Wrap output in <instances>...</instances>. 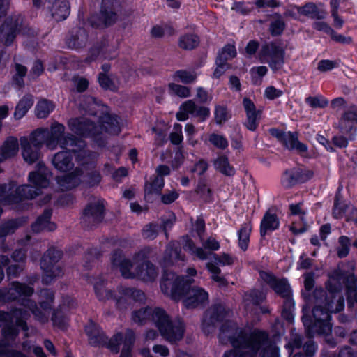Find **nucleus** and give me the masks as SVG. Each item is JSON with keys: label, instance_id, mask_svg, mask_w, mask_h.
Listing matches in <instances>:
<instances>
[{"label": "nucleus", "instance_id": "nucleus-52", "mask_svg": "<svg viewBox=\"0 0 357 357\" xmlns=\"http://www.w3.org/2000/svg\"><path fill=\"white\" fill-rule=\"evenodd\" d=\"M85 331L87 333L91 343H96V340H93V338L96 339L98 335H99V328L98 326L93 323L90 322L86 327Z\"/></svg>", "mask_w": 357, "mask_h": 357}, {"label": "nucleus", "instance_id": "nucleus-16", "mask_svg": "<svg viewBox=\"0 0 357 357\" xmlns=\"http://www.w3.org/2000/svg\"><path fill=\"white\" fill-rule=\"evenodd\" d=\"M214 262L215 264L212 262L207 263L206 268L212 274V279L214 281L218 282L220 285H225V281L223 278L219 275L220 273V269L217 266V265H231L234 264V259L229 255L225 253L220 256L215 255Z\"/></svg>", "mask_w": 357, "mask_h": 357}, {"label": "nucleus", "instance_id": "nucleus-60", "mask_svg": "<svg viewBox=\"0 0 357 357\" xmlns=\"http://www.w3.org/2000/svg\"><path fill=\"white\" fill-rule=\"evenodd\" d=\"M348 238L344 236H342L340 238V242L342 244L341 247H340L337 250V255L340 257H344L349 253V248L347 246Z\"/></svg>", "mask_w": 357, "mask_h": 357}, {"label": "nucleus", "instance_id": "nucleus-32", "mask_svg": "<svg viewBox=\"0 0 357 357\" xmlns=\"http://www.w3.org/2000/svg\"><path fill=\"white\" fill-rule=\"evenodd\" d=\"M197 76L195 70H179L173 74L172 77L175 82L188 84L195 82Z\"/></svg>", "mask_w": 357, "mask_h": 357}, {"label": "nucleus", "instance_id": "nucleus-54", "mask_svg": "<svg viewBox=\"0 0 357 357\" xmlns=\"http://www.w3.org/2000/svg\"><path fill=\"white\" fill-rule=\"evenodd\" d=\"M167 255H168V259L167 258V257H165V263L167 264L176 262L179 259H183L180 256V254L176 248L173 249L172 247H169L167 250Z\"/></svg>", "mask_w": 357, "mask_h": 357}, {"label": "nucleus", "instance_id": "nucleus-17", "mask_svg": "<svg viewBox=\"0 0 357 357\" xmlns=\"http://www.w3.org/2000/svg\"><path fill=\"white\" fill-rule=\"evenodd\" d=\"M243 105L247 116L245 126L248 130L254 131L257 128L261 111L256 109L254 102L247 98L243 99Z\"/></svg>", "mask_w": 357, "mask_h": 357}, {"label": "nucleus", "instance_id": "nucleus-39", "mask_svg": "<svg viewBox=\"0 0 357 357\" xmlns=\"http://www.w3.org/2000/svg\"><path fill=\"white\" fill-rule=\"evenodd\" d=\"M121 294L123 296H119V297L115 296V298L116 299V304H117L118 307H119L121 306L122 300L128 298L130 296H132L134 298L137 297V299L140 301H143L145 297L144 294L142 291H137V290L132 291L130 289H122L121 291Z\"/></svg>", "mask_w": 357, "mask_h": 357}, {"label": "nucleus", "instance_id": "nucleus-38", "mask_svg": "<svg viewBox=\"0 0 357 357\" xmlns=\"http://www.w3.org/2000/svg\"><path fill=\"white\" fill-rule=\"evenodd\" d=\"M54 109L52 102L47 100L38 101L36 107V114L38 118H46Z\"/></svg>", "mask_w": 357, "mask_h": 357}, {"label": "nucleus", "instance_id": "nucleus-48", "mask_svg": "<svg viewBox=\"0 0 357 357\" xmlns=\"http://www.w3.org/2000/svg\"><path fill=\"white\" fill-rule=\"evenodd\" d=\"M210 142L217 148L224 149L227 147L228 142L222 135L211 134L209 136Z\"/></svg>", "mask_w": 357, "mask_h": 357}, {"label": "nucleus", "instance_id": "nucleus-31", "mask_svg": "<svg viewBox=\"0 0 357 357\" xmlns=\"http://www.w3.org/2000/svg\"><path fill=\"white\" fill-rule=\"evenodd\" d=\"M104 207L102 203L96 202L89 205L84 210V217L93 221H100L102 219Z\"/></svg>", "mask_w": 357, "mask_h": 357}, {"label": "nucleus", "instance_id": "nucleus-25", "mask_svg": "<svg viewBox=\"0 0 357 357\" xmlns=\"http://www.w3.org/2000/svg\"><path fill=\"white\" fill-rule=\"evenodd\" d=\"M70 13V6L67 0H56L52 8V14L56 21L65 20Z\"/></svg>", "mask_w": 357, "mask_h": 357}, {"label": "nucleus", "instance_id": "nucleus-6", "mask_svg": "<svg viewBox=\"0 0 357 357\" xmlns=\"http://www.w3.org/2000/svg\"><path fill=\"white\" fill-rule=\"evenodd\" d=\"M65 126L56 121L52 123L50 126V130L46 138V146L50 150H54L57 146L66 149L77 153V160L82 166L89 165V167H93L91 154L84 150L85 144L83 141L75 142L69 135L64 136Z\"/></svg>", "mask_w": 357, "mask_h": 357}, {"label": "nucleus", "instance_id": "nucleus-1", "mask_svg": "<svg viewBox=\"0 0 357 357\" xmlns=\"http://www.w3.org/2000/svg\"><path fill=\"white\" fill-rule=\"evenodd\" d=\"M222 344L231 343L234 349L225 354L224 357H255L262 349L261 357H279L278 349L268 342L267 335L248 328H238L236 323L227 321L219 333Z\"/></svg>", "mask_w": 357, "mask_h": 357}, {"label": "nucleus", "instance_id": "nucleus-19", "mask_svg": "<svg viewBox=\"0 0 357 357\" xmlns=\"http://www.w3.org/2000/svg\"><path fill=\"white\" fill-rule=\"evenodd\" d=\"M22 157L27 163L32 164L40 157V149L34 148L26 137L20 138Z\"/></svg>", "mask_w": 357, "mask_h": 357}, {"label": "nucleus", "instance_id": "nucleus-49", "mask_svg": "<svg viewBox=\"0 0 357 357\" xmlns=\"http://www.w3.org/2000/svg\"><path fill=\"white\" fill-rule=\"evenodd\" d=\"M268 69L266 66L253 67L250 70L252 79L255 83H258L261 79L267 73Z\"/></svg>", "mask_w": 357, "mask_h": 357}, {"label": "nucleus", "instance_id": "nucleus-18", "mask_svg": "<svg viewBox=\"0 0 357 357\" xmlns=\"http://www.w3.org/2000/svg\"><path fill=\"white\" fill-rule=\"evenodd\" d=\"M261 276L267 281L274 291L284 298H289L291 294L290 287L285 279L278 280L273 276L261 273Z\"/></svg>", "mask_w": 357, "mask_h": 357}, {"label": "nucleus", "instance_id": "nucleus-44", "mask_svg": "<svg viewBox=\"0 0 357 357\" xmlns=\"http://www.w3.org/2000/svg\"><path fill=\"white\" fill-rule=\"evenodd\" d=\"M236 55V50L234 45H226L219 53L218 58H222V60L227 62V60L231 59Z\"/></svg>", "mask_w": 357, "mask_h": 357}, {"label": "nucleus", "instance_id": "nucleus-20", "mask_svg": "<svg viewBox=\"0 0 357 357\" xmlns=\"http://www.w3.org/2000/svg\"><path fill=\"white\" fill-rule=\"evenodd\" d=\"M71 151H60L54 155L52 163L54 167L60 172H67L72 169L74 164L72 161Z\"/></svg>", "mask_w": 357, "mask_h": 357}, {"label": "nucleus", "instance_id": "nucleus-33", "mask_svg": "<svg viewBox=\"0 0 357 357\" xmlns=\"http://www.w3.org/2000/svg\"><path fill=\"white\" fill-rule=\"evenodd\" d=\"M48 134V130L45 128H38L29 136V142L34 148L40 149L45 144L46 145V138Z\"/></svg>", "mask_w": 357, "mask_h": 357}, {"label": "nucleus", "instance_id": "nucleus-57", "mask_svg": "<svg viewBox=\"0 0 357 357\" xmlns=\"http://www.w3.org/2000/svg\"><path fill=\"white\" fill-rule=\"evenodd\" d=\"M282 94V91L277 89L272 86H268L264 91V96L268 100H273L280 97Z\"/></svg>", "mask_w": 357, "mask_h": 357}, {"label": "nucleus", "instance_id": "nucleus-7", "mask_svg": "<svg viewBox=\"0 0 357 357\" xmlns=\"http://www.w3.org/2000/svg\"><path fill=\"white\" fill-rule=\"evenodd\" d=\"M68 127L75 134L82 137H90L97 142L106 135H115L121 132L117 116L108 114L101 117L98 126H95L85 118H75L68 121Z\"/></svg>", "mask_w": 357, "mask_h": 357}, {"label": "nucleus", "instance_id": "nucleus-29", "mask_svg": "<svg viewBox=\"0 0 357 357\" xmlns=\"http://www.w3.org/2000/svg\"><path fill=\"white\" fill-rule=\"evenodd\" d=\"M282 142L289 149H294L300 153H306L307 147L305 144L300 142L296 134L290 132H286Z\"/></svg>", "mask_w": 357, "mask_h": 357}, {"label": "nucleus", "instance_id": "nucleus-58", "mask_svg": "<svg viewBox=\"0 0 357 357\" xmlns=\"http://www.w3.org/2000/svg\"><path fill=\"white\" fill-rule=\"evenodd\" d=\"M74 86L79 92L84 91L89 86V81L84 77H74Z\"/></svg>", "mask_w": 357, "mask_h": 357}, {"label": "nucleus", "instance_id": "nucleus-47", "mask_svg": "<svg viewBox=\"0 0 357 357\" xmlns=\"http://www.w3.org/2000/svg\"><path fill=\"white\" fill-rule=\"evenodd\" d=\"M229 68V64L222 61V58H217L216 59V68L213 74V78L219 79Z\"/></svg>", "mask_w": 357, "mask_h": 357}, {"label": "nucleus", "instance_id": "nucleus-14", "mask_svg": "<svg viewBox=\"0 0 357 357\" xmlns=\"http://www.w3.org/2000/svg\"><path fill=\"white\" fill-rule=\"evenodd\" d=\"M340 128L342 133L353 135L357 130V106L351 105L342 114L340 121Z\"/></svg>", "mask_w": 357, "mask_h": 357}, {"label": "nucleus", "instance_id": "nucleus-11", "mask_svg": "<svg viewBox=\"0 0 357 357\" xmlns=\"http://www.w3.org/2000/svg\"><path fill=\"white\" fill-rule=\"evenodd\" d=\"M32 293V287L26 286L22 284L13 283L12 284L11 287H10L8 290L6 295V298L8 300H15L17 298L22 299V305L27 307L37 317L40 319V312L33 309V307L35 306L33 302L29 299L26 298L27 296H31Z\"/></svg>", "mask_w": 357, "mask_h": 357}, {"label": "nucleus", "instance_id": "nucleus-24", "mask_svg": "<svg viewBox=\"0 0 357 357\" xmlns=\"http://www.w3.org/2000/svg\"><path fill=\"white\" fill-rule=\"evenodd\" d=\"M51 214L50 211H45L43 215L39 217L36 222L32 225V230L34 232L54 230L56 225L50 221Z\"/></svg>", "mask_w": 357, "mask_h": 357}, {"label": "nucleus", "instance_id": "nucleus-62", "mask_svg": "<svg viewBox=\"0 0 357 357\" xmlns=\"http://www.w3.org/2000/svg\"><path fill=\"white\" fill-rule=\"evenodd\" d=\"M100 85L105 89H112L114 88L112 82L105 73H100L98 77Z\"/></svg>", "mask_w": 357, "mask_h": 357}, {"label": "nucleus", "instance_id": "nucleus-8", "mask_svg": "<svg viewBox=\"0 0 357 357\" xmlns=\"http://www.w3.org/2000/svg\"><path fill=\"white\" fill-rule=\"evenodd\" d=\"M114 266H118L123 277L126 278H137L144 282L153 281L158 276L155 267L149 262L139 264L137 261L132 263L124 259L120 251H116L112 256Z\"/></svg>", "mask_w": 357, "mask_h": 357}, {"label": "nucleus", "instance_id": "nucleus-13", "mask_svg": "<svg viewBox=\"0 0 357 357\" xmlns=\"http://www.w3.org/2000/svg\"><path fill=\"white\" fill-rule=\"evenodd\" d=\"M313 175L312 171L308 169H292L287 170L282 177V185L285 188H289L298 182H305Z\"/></svg>", "mask_w": 357, "mask_h": 357}, {"label": "nucleus", "instance_id": "nucleus-61", "mask_svg": "<svg viewBox=\"0 0 357 357\" xmlns=\"http://www.w3.org/2000/svg\"><path fill=\"white\" fill-rule=\"evenodd\" d=\"M197 98L202 103L209 102L212 99L211 96L202 87H198L197 89Z\"/></svg>", "mask_w": 357, "mask_h": 357}, {"label": "nucleus", "instance_id": "nucleus-22", "mask_svg": "<svg viewBox=\"0 0 357 357\" xmlns=\"http://www.w3.org/2000/svg\"><path fill=\"white\" fill-rule=\"evenodd\" d=\"M115 0H102L101 17L105 25H110L117 20V15L114 11Z\"/></svg>", "mask_w": 357, "mask_h": 357}, {"label": "nucleus", "instance_id": "nucleus-56", "mask_svg": "<svg viewBox=\"0 0 357 357\" xmlns=\"http://www.w3.org/2000/svg\"><path fill=\"white\" fill-rule=\"evenodd\" d=\"M215 119L217 123H222L228 119V113L225 107L217 106L215 110Z\"/></svg>", "mask_w": 357, "mask_h": 357}, {"label": "nucleus", "instance_id": "nucleus-34", "mask_svg": "<svg viewBox=\"0 0 357 357\" xmlns=\"http://www.w3.org/2000/svg\"><path fill=\"white\" fill-rule=\"evenodd\" d=\"M33 100L31 96H24L16 106L14 116L17 119L22 118L32 107Z\"/></svg>", "mask_w": 357, "mask_h": 357}, {"label": "nucleus", "instance_id": "nucleus-28", "mask_svg": "<svg viewBox=\"0 0 357 357\" xmlns=\"http://www.w3.org/2000/svg\"><path fill=\"white\" fill-rule=\"evenodd\" d=\"M252 229L251 222H247L242 224L237 231L238 246L243 251L248 248Z\"/></svg>", "mask_w": 357, "mask_h": 357}, {"label": "nucleus", "instance_id": "nucleus-15", "mask_svg": "<svg viewBox=\"0 0 357 357\" xmlns=\"http://www.w3.org/2000/svg\"><path fill=\"white\" fill-rule=\"evenodd\" d=\"M333 214L335 218H345L347 221H354L357 224V209L349 204L340 202L337 197L335 199ZM354 245L357 248V240Z\"/></svg>", "mask_w": 357, "mask_h": 357}, {"label": "nucleus", "instance_id": "nucleus-4", "mask_svg": "<svg viewBox=\"0 0 357 357\" xmlns=\"http://www.w3.org/2000/svg\"><path fill=\"white\" fill-rule=\"evenodd\" d=\"M37 172L29 174V185L17 187L14 184L0 185V202L3 205L17 203L22 199H33L39 194L38 191L49 185V171L42 164H38Z\"/></svg>", "mask_w": 357, "mask_h": 357}, {"label": "nucleus", "instance_id": "nucleus-36", "mask_svg": "<svg viewBox=\"0 0 357 357\" xmlns=\"http://www.w3.org/2000/svg\"><path fill=\"white\" fill-rule=\"evenodd\" d=\"M182 244L183 246V249L185 251L191 253L192 255H195L199 259L204 260L208 258V253L204 251L201 248H195L192 241L188 237H185L183 238Z\"/></svg>", "mask_w": 357, "mask_h": 357}, {"label": "nucleus", "instance_id": "nucleus-42", "mask_svg": "<svg viewBox=\"0 0 357 357\" xmlns=\"http://www.w3.org/2000/svg\"><path fill=\"white\" fill-rule=\"evenodd\" d=\"M15 38V34L13 30L8 29L7 25L3 24L0 28V40L5 45H10Z\"/></svg>", "mask_w": 357, "mask_h": 357}, {"label": "nucleus", "instance_id": "nucleus-2", "mask_svg": "<svg viewBox=\"0 0 357 357\" xmlns=\"http://www.w3.org/2000/svg\"><path fill=\"white\" fill-rule=\"evenodd\" d=\"M334 278L330 280L327 289L328 294L325 297L324 306L327 310L324 311L321 308V298L317 301L318 305L316 306L312 312L314 318V323L311 326L310 321L305 317L303 318V324L306 328L307 333L310 336L314 332L319 334L328 335L331 333L332 325L330 322L331 316L329 312H338L343 310L344 306V301L343 297L338 292L339 289L335 288L334 290L331 288L332 283H335Z\"/></svg>", "mask_w": 357, "mask_h": 357}, {"label": "nucleus", "instance_id": "nucleus-63", "mask_svg": "<svg viewBox=\"0 0 357 357\" xmlns=\"http://www.w3.org/2000/svg\"><path fill=\"white\" fill-rule=\"evenodd\" d=\"M306 356L301 354H296L294 357H311L316 351V346L312 341H309L304 346Z\"/></svg>", "mask_w": 357, "mask_h": 357}, {"label": "nucleus", "instance_id": "nucleus-55", "mask_svg": "<svg viewBox=\"0 0 357 357\" xmlns=\"http://www.w3.org/2000/svg\"><path fill=\"white\" fill-rule=\"evenodd\" d=\"M338 66V62L328 59L321 60L317 66V69L321 72L331 70Z\"/></svg>", "mask_w": 357, "mask_h": 357}, {"label": "nucleus", "instance_id": "nucleus-51", "mask_svg": "<svg viewBox=\"0 0 357 357\" xmlns=\"http://www.w3.org/2000/svg\"><path fill=\"white\" fill-rule=\"evenodd\" d=\"M193 116L198 118L199 121H205L210 116V109L205 106L196 105V110Z\"/></svg>", "mask_w": 357, "mask_h": 357}, {"label": "nucleus", "instance_id": "nucleus-30", "mask_svg": "<svg viewBox=\"0 0 357 357\" xmlns=\"http://www.w3.org/2000/svg\"><path fill=\"white\" fill-rule=\"evenodd\" d=\"M196 110V104L192 100L183 102L179 107L176 116L177 120L184 121L189 118V115L194 116Z\"/></svg>", "mask_w": 357, "mask_h": 357}, {"label": "nucleus", "instance_id": "nucleus-9", "mask_svg": "<svg viewBox=\"0 0 357 357\" xmlns=\"http://www.w3.org/2000/svg\"><path fill=\"white\" fill-rule=\"evenodd\" d=\"M61 252L55 250H50L43 256L40 266L43 271V281L47 284L54 278L59 277L62 274V270L57 262L61 259Z\"/></svg>", "mask_w": 357, "mask_h": 357}, {"label": "nucleus", "instance_id": "nucleus-37", "mask_svg": "<svg viewBox=\"0 0 357 357\" xmlns=\"http://www.w3.org/2000/svg\"><path fill=\"white\" fill-rule=\"evenodd\" d=\"M199 43L197 35L192 33L184 34L181 36L178 40V46L183 50H192L195 48Z\"/></svg>", "mask_w": 357, "mask_h": 357}, {"label": "nucleus", "instance_id": "nucleus-21", "mask_svg": "<svg viewBox=\"0 0 357 357\" xmlns=\"http://www.w3.org/2000/svg\"><path fill=\"white\" fill-rule=\"evenodd\" d=\"M19 151V143L17 138L8 137L0 148V163L6 159L17 155Z\"/></svg>", "mask_w": 357, "mask_h": 357}, {"label": "nucleus", "instance_id": "nucleus-5", "mask_svg": "<svg viewBox=\"0 0 357 357\" xmlns=\"http://www.w3.org/2000/svg\"><path fill=\"white\" fill-rule=\"evenodd\" d=\"M151 320L159 330L161 335L170 342L182 339L184 333L183 324L180 321L172 322L166 312L160 308H146L134 312L132 320L143 323Z\"/></svg>", "mask_w": 357, "mask_h": 357}, {"label": "nucleus", "instance_id": "nucleus-12", "mask_svg": "<svg viewBox=\"0 0 357 357\" xmlns=\"http://www.w3.org/2000/svg\"><path fill=\"white\" fill-rule=\"evenodd\" d=\"M135 340L134 333L132 331H128L123 341V335L117 333L114 335L109 340L108 347L115 353L119 350V345L123 342V347L120 357H130V349Z\"/></svg>", "mask_w": 357, "mask_h": 357}, {"label": "nucleus", "instance_id": "nucleus-45", "mask_svg": "<svg viewBox=\"0 0 357 357\" xmlns=\"http://www.w3.org/2000/svg\"><path fill=\"white\" fill-rule=\"evenodd\" d=\"M19 226L20 223L17 220H11L0 226V238H3L8 234L14 232L15 229H16Z\"/></svg>", "mask_w": 357, "mask_h": 357}, {"label": "nucleus", "instance_id": "nucleus-46", "mask_svg": "<svg viewBox=\"0 0 357 357\" xmlns=\"http://www.w3.org/2000/svg\"><path fill=\"white\" fill-rule=\"evenodd\" d=\"M170 141L174 144H179L183 139L182 134V126L179 123H175L173 128V132L169 136Z\"/></svg>", "mask_w": 357, "mask_h": 357}, {"label": "nucleus", "instance_id": "nucleus-53", "mask_svg": "<svg viewBox=\"0 0 357 357\" xmlns=\"http://www.w3.org/2000/svg\"><path fill=\"white\" fill-rule=\"evenodd\" d=\"M86 102L87 105L84 106V109L87 110L90 114L96 115L102 107L91 97L87 98Z\"/></svg>", "mask_w": 357, "mask_h": 357}, {"label": "nucleus", "instance_id": "nucleus-43", "mask_svg": "<svg viewBox=\"0 0 357 357\" xmlns=\"http://www.w3.org/2000/svg\"><path fill=\"white\" fill-rule=\"evenodd\" d=\"M41 296L46 298V301H43L40 303V307L43 310V315L47 316L48 314V310L51 307V303L53 301L54 295L52 291L49 290H45L41 292Z\"/></svg>", "mask_w": 357, "mask_h": 357}, {"label": "nucleus", "instance_id": "nucleus-64", "mask_svg": "<svg viewBox=\"0 0 357 357\" xmlns=\"http://www.w3.org/2000/svg\"><path fill=\"white\" fill-rule=\"evenodd\" d=\"M202 245L211 250H218L220 248L219 242L213 237H209L206 241L202 243Z\"/></svg>", "mask_w": 357, "mask_h": 357}, {"label": "nucleus", "instance_id": "nucleus-41", "mask_svg": "<svg viewBox=\"0 0 357 357\" xmlns=\"http://www.w3.org/2000/svg\"><path fill=\"white\" fill-rule=\"evenodd\" d=\"M306 103H307L312 107H321L324 108L328 104V101L326 98L321 96H309L305 99Z\"/></svg>", "mask_w": 357, "mask_h": 357}, {"label": "nucleus", "instance_id": "nucleus-50", "mask_svg": "<svg viewBox=\"0 0 357 357\" xmlns=\"http://www.w3.org/2000/svg\"><path fill=\"white\" fill-rule=\"evenodd\" d=\"M96 294L100 300L109 299L112 297L111 291L105 289L104 282L96 283L94 285Z\"/></svg>", "mask_w": 357, "mask_h": 357}, {"label": "nucleus", "instance_id": "nucleus-35", "mask_svg": "<svg viewBox=\"0 0 357 357\" xmlns=\"http://www.w3.org/2000/svg\"><path fill=\"white\" fill-rule=\"evenodd\" d=\"M215 169L226 176H233L235 174L234 168L230 165L228 158L225 155L219 156L213 162Z\"/></svg>", "mask_w": 357, "mask_h": 357}, {"label": "nucleus", "instance_id": "nucleus-3", "mask_svg": "<svg viewBox=\"0 0 357 357\" xmlns=\"http://www.w3.org/2000/svg\"><path fill=\"white\" fill-rule=\"evenodd\" d=\"M193 280L188 276L187 278H179L174 273H165L161 282L162 291L177 300L183 296V303L188 308L197 307L208 301V294L202 288L193 287L188 289V286Z\"/></svg>", "mask_w": 357, "mask_h": 357}, {"label": "nucleus", "instance_id": "nucleus-26", "mask_svg": "<svg viewBox=\"0 0 357 357\" xmlns=\"http://www.w3.org/2000/svg\"><path fill=\"white\" fill-rule=\"evenodd\" d=\"M297 12L314 19H324L326 16V11L319 9L315 4L309 3L302 7H296Z\"/></svg>", "mask_w": 357, "mask_h": 357}, {"label": "nucleus", "instance_id": "nucleus-10", "mask_svg": "<svg viewBox=\"0 0 357 357\" xmlns=\"http://www.w3.org/2000/svg\"><path fill=\"white\" fill-rule=\"evenodd\" d=\"M259 60L268 63L273 70L280 68L284 63V50L275 43L264 45L259 54Z\"/></svg>", "mask_w": 357, "mask_h": 357}, {"label": "nucleus", "instance_id": "nucleus-40", "mask_svg": "<svg viewBox=\"0 0 357 357\" xmlns=\"http://www.w3.org/2000/svg\"><path fill=\"white\" fill-rule=\"evenodd\" d=\"M170 92L181 98H188L190 96V88L176 83H170L168 85Z\"/></svg>", "mask_w": 357, "mask_h": 357}, {"label": "nucleus", "instance_id": "nucleus-23", "mask_svg": "<svg viewBox=\"0 0 357 357\" xmlns=\"http://www.w3.org/2000/svg\"><path fill=\"white\" fill-rule=\"evenodd\" d=\"M279 220L277 216L271 213L269 211H267L260 224V234L264 236L268 232L273 231L279 227Z\"/></svg>", "mask_w": 357, "mask_h": 357}, {"label": "nucleus", "instance_id": "nucleus-27", "mask_svg": "<svg viewBox=\"0 0 357 357\" xmlns=\"http://www.w3.org/2000/svg\"><path fill=\"white\" fill-rule=\"evenodd\" d=\"M81 181L80 171L77 168L73 172L58 178V184L62 190H69L78 185Z\"/></svg>", "mask_w": 357, "mask_h": 357}, {"label": "nucleus", "instance_id": "nucleus-59", "mask_svg": "<svg viewBox=\"0 0 357 357\" xmlns=\"http://www.w3.org/2000/svg\"><path fill=\"white\" fill-rule=\"evenodd\" d=\"M284 29V23L282 20H277L271 23L270 26L271 32L273 35L280 34Z\"/></svg>", "mask_w": 357, "mask_h": 357}]
</instances>
